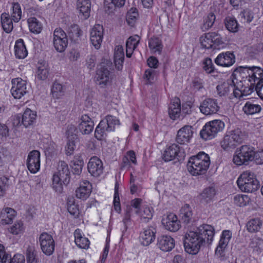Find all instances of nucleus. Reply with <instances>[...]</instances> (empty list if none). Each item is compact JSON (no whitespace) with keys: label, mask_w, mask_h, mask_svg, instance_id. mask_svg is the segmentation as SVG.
I'll return each instance as SVG.
<instances>
[{"label":"nucleus","mask_w":263,"mask_h":263,"mask_svg":"<svg viewBox=\"0 0 263 263\" xmlns=\"http://www.w3.org/2000/svg\"><path fill=\"white\" fill-rule=\"evenodd\" d=\"M111 79V74L107 68L101 67L97 69L95 82L97 85L101 87H104L110 84Z\"/></svg>","instance_id":"9b49d317"},{"label":"nucleus","mask_w":263,"mask_h":263,"mask_svg":"<svg viewBox=\"0 0 263 263\" xmlns=\"http://www.w3.org/2000/svg\"><path fill=\"white\" fill-rule=\"evenodd\" d=\"M179 216L183 222L189 223L193 219V211L188 204H185L182 206L180 210Z\"/></svg>","instance_id":"c756f323"},{"label":"nucleus","mask_w":263,"mask_h":263,"mask_svg":"<svg viewBox=\"0 0 263 263\" xmlns=\"http://www.w3.org/2000/svg\"><path fill=\"white\" fill-rule=\"evenodd\" d=\"M139 16L138 10L136 8H132L127 13L126 17L127 23L133 26L136 23Z\"/></svg>","instance_id":"c03bdc74"},{"label":"nucleus","mask_w":263,"mask_h":263,"mask_svg":"<svg viewBox=\"0 0 263 263\" xmlns=\"http://www.w3.org/2000/svg\"><path fill=\"white\" fill-rule=\"evenodd\" d=\"M239 188L244 192L253 193L259 187V181L254 173L246 171L242 173L237 181Z\"/></svg>","instance_id":"20e7f679"},{"label":"nucleus","mask_w":263,"mask_h":263,"mask_svg":"<svg viewBox=\"0 0 263 263\" xmlns=\"http://www.w3.org/2000/svg\"><path fill=\"white\" fill-rule=\"evenodd\" d=\"M229 134L233 137L232 139L237 145L241 143L246 138L245 133L239 128L232 130Z\"/></svg>","instance_id":"79ce46f5"},{"label":"nucleus","mask_w":263,"mask_h":263,"mask_svg":"<svg viewBox=\"0 0 263 263\" xmlns=\"http://www.w3.org/2000/svg\"><path fill=\"white\" fill-rule=\"evenodd\" d=\"M78 129L73 125H69L66 131L68 139H74L77 138Z\"/></svg>","instance_id":"69168bd1"},{"label":"nucleus","mask_w":263,"mask_h":263,"mask_svg":"<svg viewBox=\"0 0 263 263\" xmlns=\"http://www.w3.org/2000/svg\"><path fill=\"white\" fill-rule=\"evenodd\" d=\"M105 122V120H101L96 128L95 136L98 140H102L106 136L107 132H110Z\"/></svg>","instance_id":"72a5a7b5"},{"label":"nucleus","mask_w":263,"mask_h":263,"mask_svg":"<svg viewBox=\"0 0 263 263\" xmlns=\"http://www.w3.org/2000/svg\"><path fill=\"white\" fill-rule=\"evenodd\" d=\"M213 46H219L223 43L220 35L216 32L209 33Z\"/></svg>","instance_id":"0e129e2a"},{"label":"nucleus","mask_w":263,"mask_h":263,"mask_svg":"<svg viewBox=\"0 0 263 263\" xmlns=\"http://www.w3.org/2000/svg\"><path fill=\"white\" fill-rule=\"evenodd\" d=\"M39 243L42 252L47 255H51L54 250L55 242L52 236L46 233H42L39 237Z\"/></svg>","instance_id":"1a4fd4ad"},{"label":"nucleus","mask_w":263,"mask_h":263,"mask_svg":"<svg viewBox=\"0 0 263 263\" xmlns=\"http://www.w3.org/2000/svg\"><path fill=\"white\" fill-rule=\"evenodd\" d=\"M27 22L29 25L30 31L34 33H40L42 30V25L38 20L34 17H31L28 19Z\"/></svg>","instance_id":"f704fd0d"},{"label":"nucleus","mask_w":263,"mask_h":263,"mask_svg":"<svg viewBox=\"0 0 263 263\" xmlns=\"http://www.w3.org/2000/svg\"><path fill=\"white\" fill-rule=\"evenodd\" d=\"M262 225V221L259 218H253L247 222V230L250 233H255L259 231Z\"/></svg>","instance_id":"473e14b6"},{"label":"nucleus","mask_w":263,"mask_h":263,"mask_svg":"<svg viewBox=\"0 0 263 263\" xmlns=\"http://www.w3.org/2000/svg\"><path fill=\"white\" fill-rule=\"evenodd\" d=\"M156 230L153 227H148L144 229L140 233V240L141 244L147 246L153 242L156 237Z\"/></svg>","instance_id":"b1692460"},{"label":"nucleus","mask_w":263,"mask_h":263,"mask_svg":"<svg viewBox=\"0 0 263 263\" xmlns=\"http://www.w3.org/2000/svg\"><path fill=\"white\" fill-rule=\"evenodd\" d=\"M83 164L84 162L82 160L77 159L73 160L72 166L73 173L75 175H80L82 173Z\"/></svg>","instance_id":"4d7b16f0"},{"label":"nucleus","mask_w":263,"mask_h":263,"mask_svg":"<svg viewBox=\"0 0 263 263\" xmlns=\"http://www.w3.org/2000/svg\"><path fill=\"white\" fill-rule=\"evenodd\" d=\"M36 114L29 108H27L22 115H17L14 117V124L16 125H23L25 127H28L35 122Z\"/></svg>","instance_id":"6e6552de"},{"label":"nucleus","mask_w":263,"mask_h":263,"mask_svg":"<svg viewBox=\"0 0 263 263\" xmlns=\"http://www.w3.org/2000/svg\"><path fill=\"white\" fill-rule=\"evenodd\" d=\"M162 223L166 230L171 232L177 231L180 227L179 220L173 213H170L165 218H163Z\"/></svg>","instance_id":"a211bd4d"},{"label":"nucleus","mask_w":263,"mask_h":263,"mask_svg":"<svg viewBox=\"0 0 263 263\" xmlns=\"http://www.w3.org/2000/svg\"><path fill=\"white\" fill-rule=\"evenodd\" d=\"M78 126V130L83 135H89L93 130L94 123L92 119L87 114L81 116Z\"/></svg>","instance_id":"f3484780"},{"label":"nucleus","mask_w":263,"mask_h":263,"mask_svg":"<svg viewBox=\"0 0 263 263\" xmlns=\"http://www.w3.org/2000/svg\"><path fill=\"white\" fill-rule=\"evenodd\" d=\"M9 179L6 176L0 177V198L5 196L9 187Z\"/></svg>","instance_id":"864d4df0"},{"label":"nucleus","mask_w":263,"mask_h":263,"mask_svg":"<svg viewBox=\"0 0 263 263\" xmlns=\"http://www.w3.org/2000/svg\"><path fill=\"white\" fill-rule=\"evenodd\" d=\"M14 49L15 55L18 59H24L28 54L27 50L22 39H19L16 41Z\"/></svg>","instance_id":"7c9ffc66"},{"label":"nucleus","mask_w":263,"mask_h":263,"mask_svg":"<svg viewBox=\"0 0 263 263\" xmlns=\"http://www.w3.org/2000/svg\"><path fill=\"white\" fill-rule=\"evenodd\" d=\"M232 138L229 133L224 136L220 142L221 146L224 150L230 151L236 147L237 145Z\"/></svg>","instance_id":"e433bc0d"},{"label":"nucleus","mask_w":263,"mask_h":263,"mask_svg":"<svg viewBox=\"0 0 263 263\" xmlns=\"http://www.w3.org/2000/svg\"><path fill=\"white\" fill-rule=\"evenodd\" d=\"M12 86L11 89L12 95L15 99H20L27 92L26 82L21 78L12 80Z\"/></svg>","instance_id":"ddd939ff"},{"label":"nucleus","mask_w":263,"mask_h":263,"mask_svg":"<svg viewBox=\"0 0 263 263\" xmlns=\"http://www.w3.org/2000/svg\"><path fill=\"white\" fill-rule=\"evenodd\" d=\"M255 89L258 96L263 100V79L258 80Z\"/></svg>","instance_id":"774afa93"},{"label":"nucleus","mask_w":263,"mask_h":263,"mask_svg":"<svg viewBox=\"0 0 263 263\" xmlns=\"http://www.w3.org/2000/svg\"><path fill=\"white\" fill-rule=\"evenodd\" d=\"M157 67H149V68L145 70L143 78L146 79L148 83H151L152 81L157 78L158 72L156 69Z\"/></svg>","instance_id":"a18cd8bd"},{"label":"nucleus","mask_w":263,"mask_h":263,"mask_svg":"<svg viewBox=\"0 0 263 263\" xmlns=\"http://www.w3.org/2000/svg\"><path fill=\"white\" fill-rule=\"evenodd\" d=\"M11 17L14 22H18L22 17V10L21 6L18 3L12 4V13Z\"/></svg>","instance_id":"de8ad7c7"},{"label":"nucleus","mask_w":263,"mask_h":263,"mask_svg":"<svg viewBox=\"0 0 263 263\" xmlns=\"http://www.w3.org/2000/svg\"><path fill=\"white\" fill-rule=\"evenodd\" d=\"M130 217L131 215L130 213V211H126L122 220L123 223L124 224V229L122 231V237H123V236H124L125 233L127 231L128 226H130L131 224Z\"/></svg>","instance_id":"052dcab7"},{"label":"nucleus","mask_w":263,"mask_h":263,"mask_svg":"<svg viewBox=\"0 0 263 263\" xmlns=\"http://www.w3.org/2000/svg\"><path fill=\"white\" fill-rule=\"evenodd\" d=\"M23 230V224L22 222L19 221L15 223L9 229V232L14 234L17 235Z\"/></svg>","instance_id":"680f3d73"},{"label":"nucleus","mask_w":263,"mask_h":263,"mask_svg":"<svg viewBox=\"0 0 263 263\" xmlns=\"http://www.w3.org/2000/svg\"><path fill=\"white\" fill-rule=\"evenodd\" d=\"M70 201L68 202L67 210L70 214L74 217V218H78L80 214V211L78 205L74 203H70Z\"/></svg>","instance_id":"bf43d9fd"},{"label":"nucleus","mask_w":263,"mask_h":263,"mask_svg":"<svg viewBox=\"0 0 263 263\" xmlns=\"http://www.w3.org/2000/svg\"><path fill=\"white\" fill-rule=\"evenodd\" d=\"M216 194V191L213 187H209L205 189L200 194L201 200L208 203L211 201Z\"/></svg>","instance_id":"a19ab883"},{"label":"nucleus","mask_w":263,"mask_h":263,"mask_svg":"<svg viewBox=\"0 0 263 263\" xmlns=\"http://www.w3.org/2000/svg\"><path fill=\"white\" fill-rule=\"evenodd\" d=\"M124 59L123 48L122 46H117L115 49L114 63L115 66L122 65Z\"/></svg>","instance_id":"58836bf2"},{"label":"nucleus","mask_w":263,"mask_h":263,"mask_svg":"<svg viewBox=\"0 0 263 263\" xmlns=\"http://www.w3.org/2000/svg\"><path fill=\"white\" fill-rule=\"evenodd\" d=\"M63 184L64 181L62 178L59 177L57 175H53L52 177V188L58 194L63 191Z\"/></svg>","instance_id":"49530a36"},{"label":"nucleus","mask_w":263,"mask_h":263,"mask_svg":"<svg viewBox=\"0 0 263 263\" xmlns=\"http://www.w3.org/2000/svg\"><path fill=\"white\" fill-rule=\"evenodd\" d=\"M224 127V123L220 120H214L207 122L200 132L201 138L205 140L214 138Z\"/></svg>","instance_id":"423d86ee"},{"label":"nucleus","mask_w":263,"mask_h":263,"mask_svg":"<svg viewBox=\"0 0 263 263\" xmlns=\"http://www.w3.org/2000/svg\"><path fill=\"white\" fill-rule=\"evenodd\" d=\"M232 237V233L229 230H224L222 232L220 239L215 250V255L218 257H222L225 255L224 251L230 240Z\"/></svg>","instance_id":"dca6fc26"},{"label":"nucleus","mask_w":263,"mask_h":263,"mask_svg":"<svg viewBox=\"0 0 263 263\" xmlns=\"http://www.w3.org/2000/svg\"><path fill=\"white\" fill-rule=\"evenodd\" d=\"M53 45L55 50L60 52L65 50L68 45L66 33L61 28H57L53 32Z\"/></svg>","instance_id":"9d476101"},{"label":"nucleus","mask_w":263,"mask_h":263,"mask_svg":"<svg viewBox=\"0 0 263 263\" xmlns=\"http://www.w3.org/2000/svg\"><path fill=\"white\" fill-rule=\"evenodd\" d=\"M235 55L232 52H226L219 54L215 60L219 66H232L234 64Z\"/></svg>","instance_id":"393cba45"},{"label":"nucleus","mask_w":263,"mask_h":263,"mask_svg":"<svg viewBox=\"0 0 263 263\" xmlns=\"http://www.w3.org/2000/svg\"><path fill=\"white\" fill-rule=\"evenodd\" d=\"M153 212L154 211L152 208L146 206L143 208L141 212V217L145 219H151L153 217Z\"/></svg>","instance_id":"338daca9"},{"label":"nucleus","mask_w":263,"mask_h":263,"mask_svg":"<svg viewBox=\"0 0 263 263\" xmlns=\"http://www.w3.org/2000/svg\"><path fill=\"white\" fill-rule=\"evenodd\" d=\"M157 245L162 251L168 252L175 247V240L170 236L161 235L158 237Z\"/></svg>","instance_id":"4be33fe9"},{"label":"nucleus","mask_w":263,"mask_h":263,"mask_svg":"<svg viewBox=\"0 0 263 263\" xmlns=\"http://www.w3.org/2000/svg\"><path fill=\"white\" fill-rule=\"evenodd\" d=\"M103 120L106 122V125L110 131L114 130L115 126L120 124L119 120L116 117L111 115H107Z\"/></svg>","instance_id":"8fccbe9b"},{"label":"nucleus","mask_w":263,"mask_h":263,"mask_svg":"<svg viewBox=\"0 0 263 263\" xmlns=\"http://www.w3.org/2000/svg\"><path fill=\"white\" fill-rule=\"evenodd\" d=\"M87 168L91 176L98 177L103 173L104 169L103 162L98 157L93 156L89 159Z\"/></svg>","instance_id":"2eb2a0df"},{"label":"nucleus","mask_w":263,"mask_h":263,"mask_svg":"<svg viewBox=\"0 0 263 263\" xmlns=\"http://www.w3.org/2000/svg\"><path fill=\"white\" fill-rule=\"evenodd\" d=\"M69 34L73 39L79 37L81 34V31L77 25H72L69 28Z\"/></svg>","instance_id":"e2e57ef3"},{"label":"nucleus","mask_w":263,"mask_h":263,"mask_svg":"<svg viewBox=\"0 0 263 263\" xmlns=\"http://www.w3.org/2000/svg\"><path fill=\"white\" fill-rule=\"evenodd\" d=\"M64 181V184L67 185L70 180V173L68 164L64 161H60L57 165V172L54 174Z\"/></svg>","instance_id":"412c9836"},{"label":"nucleus","mask_w":263,"mask_h":263,"mask_svg":"<svg viewBox=\"0 0 263 263\" xmlns=\"http://www.w3.org/2000/svg\"><path fill=\"white\" fill-rule=\"evenodd\" d=\"M219 108L217 100L212 98L205 99L199 106L200 112L206 116L216 114Z\"/></svg>","instance_id":"f8f14e48"},{"label":"nucleus","mask_w":263,"mask_h":263,"mask_svg":"<svg viewBox=\"0 0 263 263\" xmlns=\"http://www.w3.org/2000/svg\"><path fill=\"white\" fill-rule=\"evenodd\" d=\"M5 259L4 263H25L24 257L20 254L14 255L12 258L9 255Z\"/></svg>","instance_id":"6e6d98bb"},{"label":"nucleus","mask_w":263,"mask_h":263,"mask_svg":"<svg viewBox=\"0 0 263 263\" xmlns=\"http://www.w3.org/2000/svg\"><path fill=\"white\" fill-rule=\"evenodd\" d=\"M90 2L89 0H78L77 2V9L79 11L81 17L86 20L89 17L90 11Z\"/></svg>","instance_id":"a878e982"},{"label":"nucleus","mask_w":263,"mask_h":263,"mask_svg":"<svg viewBox=\"0 0 263 263\" xmlns=\"http://www.w3.org/2000/svg\"><path fill=\"white\" fill-rule=\"evenodd\" d=\"M226 28L231 32H236L238 30V24L237 21L230 16L227 17L224 20Z\"/></svg>","instance_id":"37998d69"},{"label":"nucleus","mask_w":263,"mask_h":263,"mask_svg":"<svg viewBox=\"0 0 263 263\" xmlns=\"http://www.w3.org/2000/svg\"><path fill=\"white\" fill-rule=\"evenodd\" d=\"M246 67H237L231 76V80H228L221 84L217 86L216 89L218 94L220 96L228 95L232 90V96L238 99H241L244 96H248L254 91L253 84H249L250 77L242 80H239L241 77L240 74L242 70H246L243 68Z\"/></svg>","instance_id":"f257e3e1"},{"label":"nucleus","mask_w":263,"mask_h":263,"mask_svg":"<svg viewBox=\"0 0 263 263\" xmlns=\"http://www.w3.org/2000/svg\"><path fill=\"white\" fill-rule=\"evenodd\" d=\"M214 234V229L211 225L203 224L193 230L191 228L184 238L185 250L190 254H197L202 246L212 243Z\"/></svg>","instance_id":"f03ea898"},{"label":"nucleus","mask_w":263,"mask_h":263,"mask_svg":"<svg viewBox=\"0 0 263 263\" xmlns=\"http://www.w3.org/2000/svg\"><path fill=\"white\" fill-rule=\"evenodd\" d=\"M15 211L10 208L3 209L0 214V223L6 225L11 223L15 216Z\"/></svg>","instance_id":"cd10ccee"},{"label":"nucleus","mask_w":263,"mask_h":263,"mask_svg":"<svg viewBox=\"0 0 263 263\" xmlns=\"http://www.w3.org/2000/svg\"><path fill=\"white\" fill-rule=\"evenodd\" d=\"M125 3V0H104L105 7H107L108 10L116 7H121Z\"/></svg>","instance_id":"603ef678"},{"label":"nucleus","mask_w":263,"mask_h":263,"mask_svg":"<svg viewBox=\"0 0 263 263\" xmlns=\"http://www.w3.org/2000/svg\"><path fill=\"white\" fill-rule=\"evenodd\" d=\"M26 257L27 263H37L36 252L34 248L28 246L26 250Z\"/></svg>","instance_id":"09e8293b"},{"label":"nucleus","mask_w":263,"mask_h":263,"mask_svg":"<svg viewBox=\"0 0 263 263\" xmlns=\"http://www.w3.org/2000/svg\"><path fill=\"white\" fill-rule=\"evenodd\" d=\"M92 191V186L91 183L84 180L81 182L80 186L76 190V196L78 198L86 200L90 196Z\"/></svg>","instance_id":"5701e85b"},{"label":"nucleus","mask_w":263,"mask_h":263,"mask_svg":"<svg viewBox=\"0 0 263 263\" xmlns=\"http://www.w3.org/2000/svg\"><path fill=\"white\" fill-rule=\"evenodd\" d=\"M200 41L201 46L204 48L210 49L213 46L211 37L209 33L205 34L204 36H201Z\"/></svg>","instance_id":"13d9d810"},{"label":"nucleus","mask_w":263,"mask_h":263,"mask_svg":"<svg viewBox=\"0 0 263 263\" xmlns=\"http://www.w3.org/2000/svg\"><path fill=\"white\" fill-rule=\"evenodd\" d=\"M74 242L76 245L80 248L87 249L90 245L88 239L84 237L81 231L77 229L74 232Z\"/></svg>","instance_id":"c85d7f7f"},{"label":"nucleus","mask_w":263,"mask_h":263,"mask_svg":"<svg viewBox=\"0 0 263 263\" xmlns=\"http://www.w3.org/2000/svg\"><path fill=\"white\" fill-rule=\"evenodd\" d=\"M242 110L247 115H253L259 112L261 107L259 104L248 101L243 107Z\"/></svg>","instance_id":"c9c22d12"},{"label":"nucleus","mask_w":263,"mask_h":263,"mask_svg":"<svg viewBox=\"0 0 263 263\" xmlns=\"http://www.w3.org/2000/svg\"><path fill=\"white\" fill-rule=\"evenodd\" d=\"M27 166L29 171L33 174L36 173L40 168V153L36 150L30 152L27 160Z\"/></svg>","instance_id":"4468645a"},{"label":"nucleus","mask_w":263,"mask_h":263,"mask_svg":"<svg viewBox=\"0 0 263 263\" xmlns=\"http://www.w3.org/2000/svg\"><path fill=\"white\" fill-rule=\"evenodd\" d=\"M215 18L216 17L215 14L212 12L210 13L205 18L204 22L202 26V29L204 30H208L211 28L213 25V24L215 21Z\"/></svg>","instance_id":"5fc2aeb1"},{"label":"nucleus","mask_w":263,"mask_h":263,"mask_svg":"<svg viewBox=\"0 0 263 263\" xmlns=\"http://www.w3.org/2000/svg\"><path fill=\"white\" fill-rule=\"evenodd\" d=\"M1 23L3 29L7 33L11 32L13 29L12 19L8 13H3L1 16Z\"/></svg>","instance_id":"2f4dec72"},{"label":"nucleus","mask_w":263,"mask_h":263,"mask_svg":"<svg viewBox=\"0 0 263 263\" xmlns=\"http://www.w3.org/2000/svg\"><path fill=\"white\" fill-rule=\"evenodd\" d=\"M193 134L192 127L190 125H185L178 131L176 141L180 144H185L190 142Z\"/></svg>","instance_id":"aec40b11"},{"label":"nucleus","mask_w":263,"mask_h":263,"mask_svg":"<svg viewBox=\"0 0 263 263\" xmlns=\"http://www.w3.org/2000/svg\"><path fill=\"white\" fill-rule=\"evenodd\" d=\"M148 46L153 53H160L163 48L161 41L158 37H152L149 40Z\"/></svg>","instance_id":"4c0bfd02"},{"label":"nucleus","mask_w":263,"mask_h":263,"mask_svg":"<svg viewBox=\"0 0 263 263\" xmlns=\"http://www.w3.org/2000/svg\"><path fill=\"white\" fill-rule=\"evenodd\" d=\"M254 147L244 145L237 148L233 156V162L237 165H241L253 160L254 157Z\"/></svg>","instance_id":"39448f33"},{"label":"nucleus","mask_w":263,"mask_h":263,"mask_svg":"<svg viewBox=\"0 0 263 263\" xmlns=\"http://www.w3.org/2000/svg\"><path fill=\"white\" fill-rule=\"evenodd\" d=\"M181 112L180 101L178 98H176L171 102L168 108V114L173 120H176L179 117Z\"/></svg>","instance_id":"bb28decb"},{"label":"nucleus","mask_w":263,"mask_h":263,"mask_svg":"<svg viewBox=\"0 0 263 263\" xmlns=\"http://www.w3.org/2000/svg\"><path fill=\"white\" fill-rule=\"evenodd\" d=\"M64 92L63 85L57 82H54L51 88V93L53 98L59 99L64 95Z\"/></svg>","instance_id":"ea45409f"},{"label":"nucleus","mask_w":263,"mask_h":263,"mask_svg":"<svg viewBox=\"0 0 263 263\" xmlns=\"http://www.w3.org/2000/svg\"><path fill=\"white\" fill-rule=\"evenodd\" d=\"M103 36V26L99 24L95 25L90 32V41L92 45L97 49L100 47Z\"/></svg>","instance_id":"6ab92c4d"},{"label":"nucleus","mask_w":263,"mask_h":263,"mask_svg":"<svg viewBox=\"0 0 263 263\" xmlns=\"http://www.w3.org/2000/svg\"><path fill=\"white\" fill-rule=\"evenodd\" d=\"M185 156V152L182 147L174 143L165 149L162 155V159L165 161L168 162L175 158L181 160L183 159Z\"/></svg>","instance_id":"0eeeda50"},{"label":"nucleus","mask_w":263,"mask_h":263,"mask_svg":"<svg viewBox=\"0 0 263 263\" xmlns=\"http://www.w3.org/2000/svg\"><path fill=\"white\" fill-rule=\"evenodd\" d=\"M48 67H38L36 71V77L39 80H45L49 75Z\"/></svg>","instance_id":"3c124183"},{"label":"nucleus","mask_w":263,"mask_h":263,"mask_svg":"<svg viewBox=\"0 0 263 263\" xmlns=\"http://www.w3.org/2000/svg\"><path fill=\"white\" fill-rule=\"evenodd\" d=\"M209 156L203 152L190 157L187 164L189 172L193 176H198L206 173L210 164Z\"/></svg>","instance_id":"7ed1b4c3"}]
</instances>
